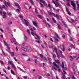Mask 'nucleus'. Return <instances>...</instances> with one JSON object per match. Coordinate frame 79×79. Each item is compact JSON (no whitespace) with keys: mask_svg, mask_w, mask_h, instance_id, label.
<instances>
[{"mask_svg":"<svg viewBox=\"0 0 79 79\" xmlns=\"http://www.w3.org/2000/svg\"><path fill=\"white\" fill-rule=\"evenodd\" d=\"M70 60H71V61H73V57H72V56H70Z\"/></svg>","mask_w":79,"mask_h":79,"instance_id":"393cba45","label":"nucleus"},{"mask_svg":"<svg viewBox=\"0 0 79 79\" xmlns=\"http://www.w3.org/2000/svg\"><path fill=\"white\" fill-rule=\"evenodd\" d=\"M15 5H16V6H18V8H19V10H21V8L20 7V6H19V4H18V3H15Z\"/></svg>","mask_w":79,"mask_h":79,"instance_id":"9d476101","label":"nucleus"},{"mask_svg":"<svg viewBox=\"0 0 79 79\" xmlns=\"http://www.w3.org/2000/svg\"><path fill=\"white\" fill-rule=\"evenodd\" d=\"M24 40H27V37H26V35H24Z\"/></svg>","mask_w":79,"mask_h":79,"instance_id":"b1692460","label":"nucleus"},{"mask_svg":"<svg viewBox=\"0 0 79 79\" xmlns=\"http://www.w3.org/2000/svg\"><path fill=\"white\" fill-rule=\"evenodd\" d=\"M40 2H41L42 3L45 4V1H44V0H40Z\"/></svg>","mask_w":79,"mask_h":79,"instance_id":"4468645a","label":"nucleus"},{"mask_svg":"<svg viewBox=\"0 0 79 79\" xmlns=\"http://www.w3.org/2000/svg\"><path fill=\"white\" fill-rule=\"evenodd\" d=\"M55 35L56 38L54 37V39H55V42H57V41H58V39H59V36H58V35L56 34H55Z\"/></svg>","mask_w":79,"mask_h":79,"instance_id":"f03ea898","label":"nucleus"},{"mask_svg":"<svg viewBox=\"0 0 79 79\" xmlns=\"http://www.w3.org/2000/svg\"><path fill=\"white\" fill-rule=\"evenodd\" d=\"M23 20L25 22V25L26 26H28L29 24V22H28V21H27L25 19H24Z\"/></svg>","mask_w":79,"mask_h":79,"instance_id":"39448f33","label":"nucleus"},{"mask_svg":"<svg viewBox=\"0 0 79 79\" xmlns=\"http://www.w3.org/2000/svg\"><path fill=\"white\" fill-rule=\"evenodd\" d=\"M37 60H35V64H37Z\"/></svg>","mask_w":79,"mask_h":79,"instance_id":"49530a36","label":"nucleus"},{"mask_svg":"<svg viewBox=\"0 0 79 79\" xmlns=\"http://www.w3.org/2000/svg\"><path fill=\"white\" fill-rule=\"evenodd\" d=\"M19 18H23V16H22V15H19Z\"/></svg>","mask_w":79,"mask_h":79,"instance_id":"8fccbe9b","label":"nucleus"},{"mask_svg":"<svg viewBox=\"0 0 79 79\" xmlns=\"http://www.w3.org/2000/svg\"><path fill=\"white\" fill-rule=\"evenodd\" d=\"M35 12L37 13V12H38V11H37V9H35Z\"/></svg>","mask_w":79,"mask_h":79,"instance_id":"052dcab7","label":"nucleus"},{"mask_svg":"<svg viewBox=\"0 0 79 79\" xmlns=\"http://www.w3.org/2000/svg\"><path fill=\"white\" fill-rule=\"evenodd\" d=\"M64 50H65V49H64V48L63 47V52H64Z\"/></svg>","mask_w":79,"mask_h":79,"instance_id":"338daca9","label":"nucleus"},{"mask_svg":"<svg viewBox=\"0 0 79 79\" xmlns=\"http://www.w3.org/2000/svg\"><path fill=\"white\" fill-rule=\"evenodd\" d=\"M66 11H67L68 15H71V13L69 12V10L68 9L66 8Z\"/></svg>","mask_w":79,"mask_h":79,"instance_id":"9b49d317","label":"nucleus"},{"mask_svg":"<svg viewBox=\"0 0 79 79\" xmlns=\"http://www.w3.org/2000/svg\"><path fill=\"white\" fill-rule=\"evenodd\" d=\"M10 40H11L12 44H13V42H15V41L16 40L15 39V38H13V40H11V39H10Z\"/></svg>","mask_w":79,"mask_h":79,"instance_id":"aec40b11","label":"nucleus"},{"mask_svg":"<svg viewBox=\"0 0 79 79\" xmlns=\"http://www.w3.org/2000/svg\"><path fill=\"white\" fill-rule=\"evenodd\" d=\"M54 16H55V17H56V18L57 19H59V16H58L57 15H54Z\"/></svg>","mask_w":79,"mask_h":79,"instance_id":"a878e982","label":"nucleus"},{"mask_svg":"<svg viewBox=\"0 0 79 79\" xmlns=\"http://www.w3.org/2000/svg\"><path fill=\"white\" fill-rule=\"evenodd\" d=\"M25 44H26V42L23 41L22 43V45L23 46H24V45H25Z\"/></svg>","mask_w":79,"mask_h":79,"instance_id":"c756f323","label":"nucleus"},{"mask_svg":"<svg viewBox=\"0 0 79 79\" xmlns=\"http://www.w3.org/2000/svg\"><path fill=\"white\" fill-rule=\"evenodd\" d=\"M38 17L40 18V19H42V16L40 15H37Z\"/></svg>","mask_w":79,"mask_h":79,"instance_id":"bb28decb","label":"nucleus"},{"mask_svg":"<svg viewBox=\"0 0 79 79\" xmlns=\"http://www.w3.org/2000/svg\"><path fill=\"white\" fill-rule=\"evenodd\" d=\"M18 69H19L20 71H22H22H24V70H23V69H21V68H20V67H18Z\"/></svg>","mask_w":79,"mask_h":79,"instance_id":"5701e85b","label":"nucleus"},{"mask_svg":"<svg viewBox=\"0 0 79 79\" xmlns=\"http://www.w3.org/2000/svg\"><path fill=\"white\" fill-rule=\"evenodd\" d=\"M52 20H53L54 22L55 23H56V20H55L54 18H52Z\"/></svg>","mask_w":79,"mask_h":79,"instance_id":"ea45409f","label":"nucleus"},{"mask_svg":"<svg viewBox=\"0 0 79 79\" xmlns=\"http://www.w3.org/2000/svg\"><path fill=\"white\" fill-rule=\"evenodd\" d=\"M60 56L62 58H65V57L64 56H63L62 54H60Z\"/></svg>","mask_w":79,"mask_h":79,"instance_id":"412c9836","label":"nucleus"},{"mask_svg":"<svg viewBox=\"0 0 79 79\" xmlns=\"http://www.w3.org/2000/svg\"><path fill=\"white\" fill-rule=\"evenodd\" d=\"M0 63H1V64H3L4 63H3V61H2L0 60Z\"/></svg>","mask_w":79,"mask_h":79,"instance_id":"79ce46f5","label":"nucleus"},{"mask_svg":"<svg viewBox=\"0 0 79 79\" xmlns=\"http://www.w3.org/2000/svg\"><path fill=\"white\" fill-rule=\"evenodd\" d=\"M5 44L6 45V46H7V47H8V44H7V43H5V42H4Z\"/></svg>","mask_w":79,"mask_h":79,"instance_id":"09e8293b","label":"nucleus"},{"mask_svg":"<svg viewBox=\"0 0 79 79\" xmlns=\"http://www.w3.org/2000/svg\"><path fill=\"white\" fill-rule=\"evenodd\" d=\"M3 18H6V12L4 11L3 12Z\"/></svg>","mask_w":79,"mask_h":79,"instance_id":"0eeeda50","label":"nucleus"},{"mask_svg":"<svg viewBox=\"0 0 79 79\" xmlns=\"http://www.w3.org/2000/svg\"><path fill=\"white\" fill-rule=\"evenodd\" d=\"M7 13H8V15H10V16L11 15V13L8 12Z\"/></svg>","mask_w":79,"mask_h":79,"instance_id":"a19ab883","label":"nucleus"},{"mask_svg":"<svg viewBox=\"0 0 79 79\" xmlns=\"http://www.w3.org/2000/svg\"><path fill=\"white\" fill-rule=\"evenodd\" d=\"M11 66L12 67V68H14V69H16V67H15V66H14V64H12V65H11Z\"/></svg>","mask_w":79,"mask_h":79,"instance_id":"7c9ffc66","label":"nucleus"},{"mask_svg":"<svg viewBox=\"0 0 79 79\" xmlns=\"http://www.w3.org/2000/svg\"><path fill=\"white\" fill-rule=\"evenodd\" d=\"M4 4L6 6H10V3L6 2H4Z\"/></svg>","mask_w":79,"mask_h":79,"instance_id":"423d86ee","label":"nucleus"},{"mask_svg":"<svg viewBox=\"0 0 79 79\" xmlns=\"http://www.w3.org/2000/svg\"><path fill=\"white\" fill-rule=\"evenodd\" d=\"M23 78L25 79H27V76H24Z\"/></svg>","mask_w":79,"mask_h":79,"instance_id":"e433bc0d","label":"nucleus"},{"mask_svg":"<svg viewBox=\"0 0 79 79\" xmlns=\"http://www.w3.org/2000/svg\"><path fill=\"white\" fill-rule=\"evenodd\" d=\"M71 47H73V48H75V47H74L73 45V44H71L70 45Z\"/></svg>","mask_w":79,"mask_h":79,"instance_id":"c03bdc74","label":"nucleus"},{"mask_svg":"<svg viewBox=\"0 0 79 79\" xmlns=\"http://www.w3.org/2000/svg\"><path fill=\"white\" fill-rule=\"evenodd\" d=\"M52 55L53 56V58L55 59V58H56V55H55V54H53V53H52Z\"/></svg>","mask_w":79,"mask_h":79,"instance_id":"4be33fe9","label":"nucleus"},{"mask_svg":"<svg viewBox=\"0 0 79 79\" xmlns=\"http://www.w3.org/2000/svg\"><path fill=\"white\" fill-rule=\"evenodd\" d=\"M22 55H23V56H27V55H26L25 54H23Z\"/></svg>","mask_w":79,"mask_h":79,"instance_id":"de8ad7c7","label":"nucleus"},{"mask_svg":"<svg viewBox=\"0 0 79 79\" xmlns=\"http://www.w3.org/2000/svg\"><path fill=\"white\" fill-rule=\"evenodd\" d=\"M57 25H58V26L59 29H61V27L60 26V24H58Z\"/></svg>","mask_w":79,"mask_h":79,"instance_id":"c85d7f7f","label":"nucleus"},{"mask_svg":"<svg viewBox=\"0 0 79 79\" xmlns=\"http://www.w3.org/2000/svg\"><path fill=\"white\" fill-rule=\"evenodd\" d=\"M31 34H32V35H35V33H34L33 32H31Z\"/></svg>","mask_w":79,"mask_h":79,"instance_id":"4c0bfd02","label":"nucleus"},{"mask_svg":"<svg viewBox=\"0 0 79 79\" xmlns=\"http://www.w3.org/2000/svg\"><path fill=\"white\" fill-rule=\"evenodd\" d=\"M0 15H2V14H3V13H2V12L1 11V10H0Z\"/></svg>","mask_w":79,"mask_h":79,"instance_id":"680f3d73","label":"nucleus"},{"mask_svg":"<svg viewBox=\"0 0 79 79\" xmlns=\"http://www.w3.org/2000/svg\"><path fill=\"white\" fill-rule=\"evenodd\" d=\"M28 5L27 4V3H26L24 5V6L25 8H27V6H28Z\"/></svg>","mask_w":79,"mask_h":79,"instance_id":"6ab92c4d","label":"nucleus"},{"mask_svg":"<svg viewBox=\"0 0 79 79\" xmlns=\"http://www.w3.org/2000/svg\"><path fill=\"white\" fill-rule=\"evenodd\" d=\"M33 24L35 25V27H37L38 26V23H37L36 21H33Z\"/></svg>","mask_w":79,"mask_h":79,"instance_id":"20e7f679","label":"nucleus"},{"mask_svg":"<svg viewBox=\"0 0 79 79\" xmlns=\"http://www.w3.org/2000/svg\"><path fill=\"white\" fill-rule=\"evenodd\" d=\"M63 23L64 25L65 26V27H66V24H65V22H63Z\"/></svg>","mask_w":79,"mask_h":79,"instance_id":"a18cd8bd","label":"nucleus"},{"mask_svg":"<svg viewBox=\"0 0 79 79\" xmlns=\"http://www.w3.org/2000/svg\"><path fill=\"white\" fill-rule=\"evenodd\" d=\"M56 53L57 55V56L58 58V59H60V56H59V54H58V52Z\"/></svg>","mask_w":79,"mask_h":79,"instance_id":"cd10ccee","label":"nucleus"},{"mask_svg":"<svg viewBox=\"0 0 79 79\" xmlns=\"http://www.w3.org/2000/svg\"><path fill=\"white\" fill-rule=\"evenodd\" d=\"M3 70L4 73H6V70L5 69H3Z\"/></svg>","mask_w":79,"mask_h":79,"instance_id":"13d9d810","label":"nucleus"},{"mask_svg":"<svg viewBox=\"0 0 79 79\" xmlns=\"http://www.w3.org/2000/svg\"><path fill=\"white\" fill-rule=\"evenodd\" d=\"M43 21L44 23H45V24H46V25H48V27L50 28V24H49L48 23H46V22H45V21L44 20H43Z\"/></svg>","mask_w":79,"mask_h":79,"instance_id":"1a4fd4ad","label":"nucleus"},{"mask_svg":"<svg viewBox=\"0 0 79 79\" xmlns=\"http://www.w3.org/2000/svg\"><path fill=\"white\" fill-rule=\"evenodd\" d=\"M54 49L55 50L56 53H58V52H57V49H56V48H54Z\"/></svg>","mask_w":79,"mask_h":79,"instance_id":"c9c22d12","label":"nucleus"},{"mask_svg":"<svg viewBox=\"0 0 79 79\" xmlns=\"http://www.w3.org/2000/svg\"><path fill=\"white\" fill-rule=\"evenodd\" d=\"M40 56L41 57V58H43L44 57V56H43V55H42L41 54L40 55Z\"/></svg>","mask_w":79,"mask_h":79,"instance_id":"37998d69","label":"nucleus"},{"mask_svg":"<svg viewBox=\"0 0 79 79\" xmlns=\"http://www.w3.org/2000/svg\"><path fill=\"white\" fill-rule=\"evenodd\" d=\"M63 72H64V73L65 74H66V72H65V71H64V70H63Z\"/></svg>","mask_w":79,"mask_h":79,"instance_id":"e2e57ef3","label":"nucleus"},{"mask_svg":"<svg viewBox=\"0 0 79 79\" xmlns=\"http://www.w3.org/2000/svg\"><path fill=\"white\" fill-rule=\"evenodd\" d=\"M61 66L62 68H64V63L62 62V64H61Z\"/></svg>","mask_w":79,"mask_h":79,"instance_id":"f3484780","label":"nucleus"},{"mask_svg":"<svg viewBox=\"0 0 79 79\" xmlns=\"http://www.w3.org/2000/svg\"><path fill=\"white\" fill-rule=\"evenodd\" d=\"M50 40H51L52 42H53V40H52V38H50Z\"/></svg>","mask_w":79,"mask_h":79,"instance_id":"3c124183","label":"nucleus"},{"mask_svg":"<svg viewBox=\"0 0 79 79\" xmlns=\"http://www.w3.org/2000/svg\"><path fill=\"white\" fill-rule=\"evenodd\" d=\"M59 11H60V10L58 9V10H56V12H59Z\"/></svg>","mask_w":79,"mask_h":79,"instance_id":"4d7b16f0","label":"nucleus"},{"mask_svg":"<svg viewBox=\"0 0 79 79\" xmlns=\"http://www.w3.org/2000/svg\"><path fill=\"white\" fill-rule=\"evenodd\" d=\"M31 59L30 58H29L27 60V61H31Z\"/></svg>","mask_w":79,"mask_h":79,"instance_id":"864d4df0","label":"nucleus"},{"mask_svg":"<svg viewBox=\"0 0 79 79\" xmlns=\"http://www.w3.org/2000/svg\"><path fill=\"white\" fill-rule=\"evenodd\" d=\"M27 33H28V34H31V33H30V31H29V29L27 30Z\"/></svg>","mask_w":79,"mask_h":79,"instance_id":"473e14b6","label":"nucleus"},{"mask_svg":"<svg viewBox=\"0 0 79 79\" xmlns=\"http://www.w3.org/2000/svg\"><path fill=\"white\" fill-rule=\"evenodd\" d=\"M56 0V2H55V1H53L52 2L54 4H55L56 6V7H57V6H58V5H59L58 3V0Z\"/></svg>","mask_w":79,"mask_h":79,"instance_id":"7ed1b4c3","label":"nucleus"},{"mask_svg":"<svg viewBox=\"0 0 79 79\" xmlns=\"http://www.w3.org/2000/svg\"><path fill=\"white\" fill-rule=\"evenodd\" d=\"M22 49L23 50H24V51H26V49H25L24 48H22Z\"/></svg>","mask_w":79,"mask_h":79,"instance_id":"58836bf2","label":"nucleus"},{"mask_svg":"<svg viewBox=\"0 0 79 79\" xmlns=\"http://www.w3.org/2000/svg\"><path fill=\"white\" fill-rule=\"evenodd\" d=\"M35 42L38 44H40V41L39 40H35Z\"/></svg>","mask_w":79,"mask_h":79,"instance_id":"f704fd0d","label":"nucleus"},{"mask_svg":"<svg viewBox=\"0 0 79 79\" xmlns=\"http://www.w3.org/2000/svg\"><path fill=\"white\" fill-rule=\"evenodd\" d=\"M10 71L11 72V74H13V75H15V73H14V72H13V71L11 70Z\"/></svg>","mask_w":79,"mask_h":79,"instance_id":"2f4dec72","label":"nucleus"},{"mask_svg":"<svg viewBox=\"0 0 79 79\" xmlns=\"http://www.w3.org/2000/svg\"><path fill=\"white\" fill-rule=\"evenodd\" d=\"M38 79H42V76H39L38 77Z\"/></svg>","mask_w":79,"mask_h":79,"instance_id":"603ef678","label":"nucleus"},{"mask_svg":"<svg viewBox=\"0 0 79 79\" xmlns=\"http://www.w3.org/2000/svg\"><path fill=\"white\" fill-rule=\"evenodd\" d=\"M30 30H31V31H32V32H34V30H33V29H32V28H30Z\"/></svg>","mask_w":79,"mask_h":79,"instance_id":"69168bd1","label":"nucleus"},{"mask_svg":"<svg viewBox=\"0 0 79 79\" xmlns=\"http://www.w3.org/2000/svg\"><path fill=\"white\" fill-rule=\"evenodd\" d=\"M67 5L68 6H70L69 4V3H67Z\"/></svg>","mask_w":79,"mask_h":79,"instance_id":"0e129e2a","label":"nucleus"},{"mask_svg":"<svg viewBox=\"0 0 79 79\" xmlns=\"http://www.w3.org/2000/svg\"><path fill=\"white\" fill-rule=\"evenodd\" d=\"M71 4L73 6V8L74 10H76V4L73 1H71Z\"/></svg>","mask_w":79,"mask_h":79,"instance_id":"f257e3e1","label":"nucleus"},{"mask_svg":"<svg viewBox=\"0 0 79 79\" xmlns=\"http://www.w3.org/2000/svg\"><path fill=\"white\" fill-rule=\"evenodd\" d=\"M55 63H60V61L58 60H55Z\"/></svg>","mask_w":79,"mask_h":79,"instance_id":"a211bd4d","label":"nucleus"},{"mask_svg":"<svg viewBox=\"0 0 79 79\" xmlns=\"http://www.w3.org/2000/svg\"><path fill=\"white\" fill-rule=\"evenodd\" d=\"M0 31H2V32H4L3 30H2V29H0Z\"/></svg>","mask_w":79,"mask_h":79,"instance_id":"774afa93","label":"nucleus"},{"mask_svg":"<svg viewBox=\"0 0 79 79\" xmlns=\"http://www.w3.org/2000/svg\"><path fill=\"white\" fill-rule=\"evenodd\" d=\"M43 65L44 68H45V63H43Z\"/></svg>","mask_w":79,"mask_h":79,"instance_id":"6e6d98bb","label":"nucleus"},{"mask_svg":"<svg viewBox=\"0 0 79 79\" xmlns=\"http://www.w3.org/2000/svg\"><path fill=\"white\" fill-rule=\"evenodd\" d=\"M35 35H36V37L37 38H35V39L36 40H38V39H40V38H39V36L37 35V34H35Z\"/></svg>","mask_w":79,"mask_h":79,"instance_id":"f8f14e48","label":"nucleus"},{"mask_svg":"<svg viewBox=\"0 0 79 79\" xmlns=\"http://www.w3.org/2000/svg\"><path fill=\"white\" fill-rule=\"evenodd\" d=\"M16 10V11H18V12H19V11H20L18 9H17Z\"/></svg>","mask_w":79,"mask_h":79,"instance_id":"5fc2aeb1","label":"nucleus"},{"mask_svg":"<svg viewBox=\"0 0 79 79\" xmlns=\"http://www.w3.org/2000/svg\"><path fill=\"white\" fill-rule=\"evenodd\" d=\"M68 31L69 34H71V33L70 32V30H69V29H68Z\"/></svg>","mask_w":79,"mask_h":79,"instance_id":"bf43d9fd","label":"nucleus"},{"mask_svg":"<svg viewBox=\"0 0 79 79\" xmlns=\"http://www.w3.org/2000/svg\"><path fill=\"white\" fill-rule=\"evenodd\" d=\"M9 53L11 54V56H15V54L14 53V52L9 51Z\"/></svg>","mask_w":79,"mask_h":79,"instance_id":"ddd939ff","label":"nucleus"},{"mask_svg":"<svg viewBox=\"0 0 79 79\" xmlns=\"http://www.w3.org/2000/svg\"><path fill=\"white\" fill-rule=\"evenodd\" d=\"M30 1L31 2V3H32V5H34V1L32 0H30Z\"/></svg>","mask_w":79,"mask_h":79,"instance_id":"72a5a7b5","label":"nucleus"},{"mask_svg":"<svg viewBox=\"0 0 79 79\" xmlns=\"http://www.w3.org/2000/svg\"><path fill=\"white\" fill-rule=\"evenodd\" d=\"M48 13H49V15H53V16L55 15L54 13H52V12H48Z\"/></svg>","mask_w":79,"mask_h":79,"instance_id":"2eb2a0df","label":"nucleus"},{"mask_svg":"<svg viewBox=\"0 0 79 79\" xmlns=\"http://www.w3.org/2000/svg\"><path fill=\"white\" fill-rule=\"evenodd\" d=\"M8 64H10L11 66L12 65V64H13L12 63V62L11 61H9L8 62Z\"/></svg>","mask_w":79,"mask_h":79,"instance_id":"dca6fc26","label":"nucleus"},{"mask_svg":"<svg viewBox=\"0 0 79 79\" xmlns=\"http://www.w3.org/2000/svg\"><path fill=\"white\" fill-rule=\"evenodd\" d=\"M52 64L53 66H56V67L57 68H58V69L59 68V66H58V65L56 64V63L53 62V63Z\"/></svg>","mask_w":79,"mask_h":79,"instance_id":"6e6552de","label":"nucleus"}]
</instances>
